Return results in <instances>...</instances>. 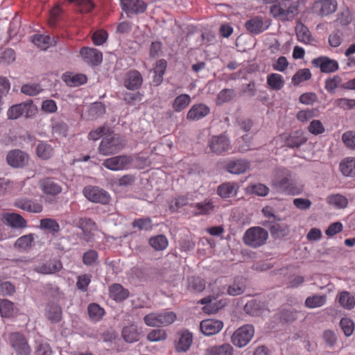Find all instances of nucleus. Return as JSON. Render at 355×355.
I'll return each instance as SVG.
<instances>
[{
	"label": "nucleus",
	"instance_id": "obj_1",
	"mask_svg": "<svg viewBox=\"0 0 355 355\" xmlns=\"http://www.w3.org/2000/svg\"><path fill=\"white\" fill-rule=\"evenodd\" d=\"M272 187L277 192L288 195H299L303 190L302 184L297 183L286 169L279 170L272 181Z\"/></svg>",
	"mask_w": 355,
	"mask_h": 355
},
{
	"label": "nucleus",
	"instance_id": "obj_2",
	"mask_svg": "<svg viewBox=\"0 0 355 355\" xmlns=\"http://www.w3.org/2000/svg\"><path fill=\"white\" fill-rule=\"evenodd\" d=\"M300 2L295 0H281L270 7V12L274 18L281 21H291L298 14Z\"/></svg>",
	"mask_w": 355,
	"mask_h": 355
},
{
	"label": "nucleus",
	"instance_id": "obj_3",
	"mask_svg": "<svg viewBox=\"0 0 355 355\" xmlns=\"http://www.w3.org/2000/svg\"><path fill=\"white\" fill-rule=\"evenodd\" d=\"M124 148L122 139L116 135L104 137L98 148V153L104 156L116 154Z\"/></svg>",
	"mask_w": 355,
	"mask_h": 355
},
{
	"label": "nucleus",
	"instance_id": "obj_4",
	"mask_svg": "<svg viewBox=\"0 0 355 355\" xmlns=\"http://www.w3.org/2000/svg\"><path fill=\"white\" fill-rule=\"evenodd\" d=\"M268 232L261 227H252L247 230L243 236L245 244L252 248H259L266 242Z\"/></svg>",
	"mask_w": 355,
	"mask_h": 355
},
{
	"label": "nucleus",
	"instance_id": "obj_5",
	"mask_svg": "<svg viewBox=\"0 0 355 355\" xmlns=\"http://www.w3.org/2000/svg\"><path fill=\"white\" fill-rule=\"evenodd\" d=\"M8 343L16 355L31 354V347L26 337L21 333H10L8 336Z\"/></svg>",
	"mask_w": 355,
	"mask_h": 355
},
{
	"label": "nucleus",
	"instance_id": "obj_6",
	"mask_svg": "<svg viewBox=\"0 0 355 355\" xmlns=\"http://www.w3.org/2000/svg\"><path fill=\"white\" fill-rule=\"evenodd\" d=\"M83 194L85 198L93 203L107 205L111 197L109 193L103 189L93 185H87L83 189Z\"/></svg>",
	"mask_w": 355,
	"mask_h": 355
},
{
	"label": "nucleus",
	"instance_id": "obj_7",
	"mask_svg": "<svg viewBox=\"0 0 355 355\" xmlns=\"http://www.w3.org/2000/svg\"><path fill=\"white\" fill-rule=\"evenodd\" d=\"M176 319V315L173 311L151 313L144 318V323L149 327L167 326L172 324Z\"/></svg>",
	"mask_w": 355,
	"mask_h": 355
},
{
	"label": "nucleus",
	"instance_id": "obj_8",
	"mask_svg": "<svg viewBox=\"0 0 355 355\" xmlns=\"http://www.w3.org/2000/svg\"><path fill=\"white\" fill-rule=\"evenodd\" d=\"M254 334V327L245 324L236 329L231 337V342L237 347L246 346L252 340Z\"/></svg>",
	"mask_w": 355,
	"mask_h": 355
},
{
	"label": "nucleus",
	"instance_id": "obj_9",
	"mask_svg": "<svg viewBox=\"0 0 355 355\" xmlns=\"http://www.w3.org/2000/svg\"><path fill=\"white\" fill-rule=\"evenodd\" d=\"M36 110L31 101L24 102L11 106L7 112V115L9 119H17L23 115L26 118H30L35 115Z\"/></svg>",
	"mask_w": 355,
	"mask_h": 355
},
{
	"label": "nucleus",
	"instance_id": "obj_10",
	"mask_svg": "<svg viewBox=\"0 0 355 355\" xmlns=\"http://www.w3.org/2000/svg\"><path fill=\"white\" fill-rule=\"evenodd\" d=\"M132 160L131 156L118 155L105 159L103 166L111 171H122L127 169Z\"/></svg>",
	"mask_w": 355,
	"mask_h": 355
},
{
	"label": "nucleus",
	"instance_id": "obj_11",
	"mask_svg": "<svg viewBox=\"0 0 355 355\" xmlns=\"http://www.w3.org/2000/svg\"><path fill=\"white\" fill-rule=\"evenodd\" d=\"M29 161V155L19 149H13L6 155L7 164L15 168H24Z\"/></svg>",
	"mask_w": 355,
	"mask_h": 355
},
{
	"label": "nucleus",
	"instance_id": "obj_12",
	"mask_svg": "<svg viewBox=\"0 0 355 355\" xmlns=\"http://www.w3.org/2000/svg\"><path fill=\"white\" fill-rule=\"evenodd\" d=\"M208 146L210 150L217 155H221L231 148L230 141L225 135L212 136L208 141Z\"/></svg>",
	"mask_w": 355,
	"mask_h": 355
},
{
	"label": "nucleus",
	"instance_id": "obj_13",
	"mask_svg": "<svg viewBox=\"0 0 355 355\" xmlns=\"http://www.w3.org/2000/svg\"><path fill=\"white\" fill-rule=\"evenodd\" d=\"M123 10L128 17L139 15L146 11L147 6L142 0H120Z\"/></svg>",
	"mask_w": 355,
	"mask_h": 355
},
{
	"label": "nucleus",
	"instance_id": "obj_14",
	"mask_svg": "<svg viewBox=\"0 0 355 355\" xmlns=\"http://www.w3.org/2000/svg\"><path fill=\"white\" fill-rule=\"evenodd\" d=\"M337 2L335 0H318L312 6V11L318 15L324 17L336 11Z\"/></svg>",
	"mask_w": 355,
	"mask_h": 355
},
{
	"label": "nucleus",
	"instance_id": "obj_15",
	"mask_svg": "<svg viewBox=\"0 0 355 355\" xmlns=\"http://www.w3.org/2000/svg\"><path fill=\"white\" fill-rule=\"evenodd\" d=\"M39 186L44 193L48 196H56L62 192V188L54 178H45L40 180Z\"/></svg>",
	"mask_w": 355,
	"mask_h": 355
},
{
	"label": "nucleus",
	"instance_id": "obj_16",
	"mask_svg": "<svg viewBox=\"0 0 355 355\" xmlns=\"http://www.w3.org/2000/svg\"><path fill=\"white\" fill-rule=\"evenodd\" d=\"M80 53L85 62L93 66H97L102 62L103 54L96 49L83 47Z\"/></svg>",
	"mask_w": 355,
	"mask_h": 355
},
{
	"label": "nucleus",
	"instance_id": "obj_17",
	"mask_svg": "<svg viewBox=\"0 0 355 355\" xmlns=\"http://www.w3.org/2000/svg\"><path fill=\"white\" fill-rule=\"evenodd\" d=\"M210 113V108L205 103H196L193 105L187 114V119L197 121L206 117Z\"/></svg>",
	"mask_w": 355,
	"mask_h": 355
},
{
	"label": "nucleus",
	"instance_id": "obj_18",
	"mask_svg": "<svg viewBox=\"0 0 355 355\" xmlns=\"http://www.w3.org/2000/svg\"><path fill=\"white\" fill-rule=\"evenodd\" d=\"M123 83L128 89L137 90L143 83V77L139 71L131 69L125 73Z\"/></svg>",
	"mask_w": 355,
	"mask_h": 355
},
{
	"label": "nucleus",
	"instance_id": "obj_19",
	"mask_svg": "<svg viewBox=\"0 0 355 355\" xmlns=\"http://www.w3.org/2000/svg\"><path fill=\"white\" fill-rule=\"evenodd\" d=\"M312 64L320 68L322 73H331L338 69L339 65L336 60L326 56H321L312 60Z\"/></svg>",
	"mask_w": 355,
	"mask_h": 355
},
{
	"label": "nucleus",
	"instance_id": "obj_20",
	"mask_svg": "<svg viewBox=\"0 0 355 355\" xmlns=\"http://www.w3.org/2000/svg\"><path fill=\"white\" fill-rule=\"evenodd\" d=\"M62 263L58 259H50L35 268V271L42 275H52L60 271Z\"/></svg>",
	"mask_w": 355,
	"mask_h": 355
},
{
	"label": "nucleus",
	"instance_id": "obj_21",
	"mask_svg": "<svg viewBox=\"0 0 355 355\" xmlns=\"http://www.w3.org/2000/svg\"><path fill=\"white\" fill-rule=\"evenodd\" d=\"M223 327V322L218 320L207 319L200 322V328L205 336H212L218 334Z\"/></svg>",
	"mask_w": 355,
	"mask_h": 355
},
{
	"label": "nucleus",
	"instance_id": "obj_22",
	"mask_svg": "<svg viewBox=\"0 0 355 355\" xmlns=\"http://www.w3.org/2000/svg\"><path fill=\"white\" fill-rule=\"evenodd\" d=\"M178 335V339L175 343V349L178 352H186L193 343V335L187 329L180 331Z\"/></svg>",
	"mask_w": 355,
	"mask_h": 355
},
{
	"label": "nucleus",
	"instance_id": "obj_23",
	"mask_svg": "<svg viewBox=\"0 0 355 355\" xmlns=\"http://www.w3.org/2000/svg\"><path fill=\"white\" fill-rule=\"evenodd\" d=\"M239 184L234 182H224L217 188V194L222 198H228L236 195Z\"/></svg>",
	"mask_w": 355,
	"mask_h": 355
},
{
	"label": "nucleus",
	"instance_id": "obj_24",
	"mask_svg": "<svg viewBox=\"0 0 355 355\" xmlns=\"http://www.w3.org/2000/svg\"><path fill=\"white\" fill-rule=\"evenodd\" d=\"M245 26L246 29L252 34L258 35L266 30L268 26H264L263 18L257 16L248 20Z\"/></svg>",
	"mask_w": 355,
	"mask_h": 355
},
{
	"label": "nucleus",
	"instance_id": "obj_25",
	"mask_svg": "<svg viewBox=\"0 0 355 355\" xmlns=\"http://www.w3.org/2000/svg\"><path fill=\"white\" fill-rule=\"evenodd\" d=\"M110 297L117 302H121L129 297V291L120 284H113L109 287Z\"/></svg>",
	"mask_w": 355,
	"mask_h": 355
},
{
	"label": "nucleus",
	"instance_id": "obj_26",
	"mask_svg": "<svg viewBox=\"0 0 355 355\" xmlns=\"http://www.w3.org/2000/svg\"><path fill=\"white\" fill-rule=\"evenodd\" d=\"M307 138L302 130H296L291 132L285 141L286 146L291 148H299L304 144Z\"/></svg>",
	"mask_w": 355,
	"mask_h": 355
},
{
	"label": "nucleus",
	"instance_id": "obj_27",
	"mask_svg": "<svg viewBox=\"0 0 355 355\" xmlns=\"http://www.w3.org/2000/svg\"><path fill=\"white\" fill-rule=\"evenodd\" d=\"M250 168V163L244 159L230 161L225 166V169L232 174H241Z\"/></svg>",
	"mask_w": 355,
	"mask_h": 355
},
{
	"label": "nucleus",
	"instance_id": "obj_28",
	"mask_svg": "<svg viewBox=\"0 0 355 355\" xmlns=\"http://www.w3.org/2000/svg\"><path fill=\"white\" fill-rule=\"evenodd\" d=\"M3 220L14 228H25L27 226L26 220L19 214L4 213Z\"/></svg>",
	"mask_w": 355,
	"mask_h": 355
},
{
	"label": "nucleus",
	"instance_id": "obj_29",
	"mask_svg": "<svg viewBox=\"0 0 355 355\" xmlns=\"http://www.w3.org/2000/svg\"><path fill=\"white\" fill-rule=\"evenodd\" d=\"M234 348L228 343L209 346L205 351V355H233Z\"/></svg>",
	"mask_w": 355,
	"mask_h": 355
},
{
	"label": "nucleus",
	"instance_id": "obj_30",
	"mask_svg": "<svg viewBox=\"0 0 355 355\" xmlns=\"http://www.w3.org/2000/svg\"><path fill=\"white\" fill-rule=\"evenodd\" d=\"M62 309L55 303H49L46 307V316L52 323H58L62 319Z\"/></svg>",
	"mask_w": 355,
	"mask_h": 355
},
{
	"label": "nucleus",
	"instance_id": "obj_31",
	"mask_svg": "<svg viewBox=\"0 0 355 355\" xmlns=\"http://www.w3.org/2000/svg\"><path fill=\"white\" fill-rule=\"evenodd\" d=\"M34 239L33 234L22 236L17 239L14 244V248L19 252H26L31 248Z\"/></svg>",
	"mask_w": 355,
	"mask_h": 355
},
{
	"label": "nucleus",
	"instance_id": "obj_32",
	"mask_svg": "<svg viewBox=\"0 0 355 355\" xmlns=\"http://www.w3.org/2000/svg\"><path fill=\"white\" fill-rule=\"evenodd\" d=\"M32 42L42 50H46L50 46L56 44L57 40L49 35H35L32 38Z\"/></svg>",
	"mask_w": 355,
	"mask_h": 355
},
{
	"label": "nucleus",
	"instance_id": "obj_33",
	"mask_svg": "<svg viewBox=\"0 0 355 355\" xmlns=\"http://www.w3.org/2000/svg\"><path fill=\"white\" fill-rule=\"evenodd\" d=\"M211 302L212 297L211 296L204 297L200 300V304H205L203 307L205 313L208 314L215 313L225 305L221 301L215 303H211Z\"/></svg>",
	"mask_w": 355,
	"mask_h": 355
},
{
	"label": "nucleus",
	"instance_id": "obj_34",
	"mask_svg": "<svg viewBox=\"0 0 355 355\" xmlns=\"http://www.w3.org/2000/svg\"><path fill=\"white\" fill-rule=\"evenodd\" d=\"M191 207L195 208L194 214L198 215H207L214 211V205L211 200H205L202 202H198L191 205Z\"/></svg>",
	"mask_w": 355,
	"mask_h": 355
},
{
	"label": "nucleus",
	"instance_id": "obj_35",
	"mask_svg": "<svg viewBox=\"0 0 355 355\" xmlns=\"http://www.w3.org/2000/svg\"><path fill=\"white\" fill-rule=\"evenodd\" d=\"M327 202L336 209H344L348 205L347 198L341 194H331L327 196Z\"/></svg>",
	"mask_w": 355,
	"mask_h": 355
},
{
	"label": "nucleus",
	"instance_id": "obj_36",
	"mask_svg": "<svg viewBox=\"0 0 355 355\" xmlns=\"http://www.w3.org/2000/svg\"><path fill=\"white\" fill-rule=\"evenodd\" d=\"M340 171L345 176L355 175V158L347 157L340 164Z\"/></svg>",
	"mask_w": 355,
	"mask_h": 355
},
{
	"label": "nucleus",
	"instance_id": "obj_37",
	"mask_svg": "<svg viewBox=\"0 0 355 355\" xmlns=\"http://www.w3.org/2000/svg\"><path fill=\"white\" fill-rule=\"evenodd\" d=\"M139 332L135 324L125 327L122 330V336L128 343H134L139 340Z\"/></svg>",
	"mask_w": 355,
	"mask_h": 355
},
{
	"label": "nucleus",
	"instance_id": "obj_38",
	"mask_svg": "<svg viewBox=\"0 0 355 355\" xmlns=\"http://www.w3.org/2000/svg\"><path fill=\"white\" fill-rule=\"evenodd\" d=\"M267 84L271 89L279 91L284 87V80L281 74L272 73L267 76Z\"/></svg>",
	"mask_w": 355,
	"mask_h": 355
},
{
	"label": "nucleus",
	"instance_id": "obj_39",
	"mask_svg": "<svg viewBox=\"0 0 355 355\" xmlns=\"http://www.w3.org/2000/svg\"><path fill=\"white\" fill-rule=\"evenodd\" d=\"M187 282V289L191 292L200 293L206 286L205 281L199 277H188Z\"/></svg>",
	"mask_w": 355,
	"mask_h": 355
},
{
	"label": "nucleus",
	"instance_id": "obj_40",
	"mask_svg": "<svg viewBox=\"0 0 355 355\" xmlns=\"http://www.w3.org/2000/svg\"><path fill=\"white\" fill-rule=\"evenodd\" d=\"M190 102L191 97L189 94H180L174 99L172 107L175 112H180L184 110Z\"/></svg>",
	"mask_w": 355,
	"mask_h": 355
},
{
	"label": "nucleus",
	"instance_id": "obj_41",
	"mask_svg": "<svg viewBox=\"0 0 355 355\" xmlns=\"http://www.w3.org/2000/svg\"><path fill=\"white\" fill-rule=\"evenodd\" d=\"M167 67V62L164 59H160L157 61L154 68V82L157 85L160 84L163 80V76L165 73Z\"/></svg>",
	"mask_w": 355,
	"mask_h": 355
},
{
	"label": "nucleus",
	"instance_id": "obj_42",
	"mask_svg": "<svg viewBox=\"0 0 355 355\" xmlns=\"http://www.w3.org/2000/svg\"><path fill=\"white\" fill-rule=\"evenodd\" d=\"M149 244L157 251L165 250L168 245L167 238L163 235L159 234L153 236L149 240Z\"/></svg>",
	"mask_w": 355,
	"mask_h": 355
},
{
	"label": "nucleus",
	"instance_id": "obj_43",
	"mask_svg": "<svg viewBox=\"0 0 355 355\" xmlns=\"http://www.w3.org/2000/svg\"><path fill=\"white\" fill-rule=\"evenodd\" d=\"M236 96L233 89H223L217 95L216 103L218 105L231 101Z\"/></svg>",
	"mask_w": 355,
	"mask_h": 355
},
{
	"label": "nucleus",
	"instance_id": "obj_44",
	"mask_svg": "<svg viewBox=\"0 0 355 355\" xmlns=\"http://www.w3.org/2000/svg\"><path fill=\"white\" fill-rule=\"evenodd\" d=\"M326 302V296L324 295H313L308 297L305 300V305L310 309L323 306Z\"/></svg>",
	"mask_w": 355,
	"mask_h": 355
},
{
	"label": "nucleus",
	"instance_id": "obj_45",
	"mask_svg": "<svg viewBox=\"0 0 355 355\" xmlns=\"http://www.w3.org/2000/svg\"><path fill=\"white\" fill-rule=\"evenodd\" d=\"M0 313L4 318L12 316L15 313L14 303L6 299L0 300Z\"/></svg>",
	"mask_w": 355,
	"mask_h": 355
},
{
	"label": "nucleus",
	"instance_id": "obj_46",
	"mask_svg": "<svg viewBox=\"0 0 355 355\" xmlns=\"http://www.w3.org/2000/svg\"><path fill=\"white\" fill-rule=\"evenodd\" d=\"M338 302L343 308L350 310L355 305V299L349 292L343 291L338 296Z\"/></svg>",
	"mask_w": 355,
	"mask_h": 355
},
{
	"label": "nucleus",
	"instance_id": "obj_47",
	"mask_svg": "<svg viewBox=\"0 0 355 355\" xmlns=\"http://www.w3.org/2000/svg\"><path fill=\"white\" fill-rule=\"evenodd\" d=\"M343 86L344 84H342V78L338 75H335L325 80V89L331 94L335 92L336 89L343 87Z\"/></svg>",
	"mask_w": 355,
	"mask_h": 355
},
{
	"label": "nucleus",
	"instance_id": "obj_48",
	"mask_svg": "<svg viewBox=\"0 0 355 355\" xmlns=\"http://www.w3.org/2000/svg\"><path fill=\"white\" fill-rule=\"evenodd\" d=\"M87 311L90 318L94 321H99L105 314L104 309L96 303L90 304Z\"/></svg>",
	"mask_w": 355,
	"mask_h": 355
},
{
	"label": "nucleus",
	"instance_id": "obj_49",
	"mask_svg": "<svg viewBox=\"0 0 355 355\" xmlns=\"http://www.w3.org/2000/svg\"><path fill=\"white\" fill-rule=\"evenodd\" d=\"M311 78V73L309 69L298 70L292 78V83L294 85H299L304 81L309 80Z\"/></svg>",
	"mask_w": 355,
	"mask_h": 355
},
{
	"label": "nucleus",
	"instance_id": "obj_50",
	"mask_svg": "<svg viewBox=\"0 0 355 355\" xmlns=\"http://www.w3.org/2000/svg\"><path fill=\"white\" fill-rule=\"evenodd\" d=\"M245 289V284L243 279H236L234 282L228 287L227 293L232 296H236L242 294Z\"/></svg>",
	"mask_w": 355,
	"mask_h": 355
},
{
	"label": "nucleus",
	"instance_id": "obj_51",
	"mask_svg": "<svg viewBox=\"0 0 355 355\" xmlns=\"http://www.w3.org/2000/svg\"><path fill=\"white\" fill-rule=\"evenodd\" d=\"M296 35L297 40L304 44H309L312 40L309 30L304 25L296 27Z\"/></svg>",
	"mask_w": 355,
	"mask_h": 355
},
{
	"label": "nucleus",
	"instance_id": "obj_52",
	"mask_svg": "<svg viewBox=\"0 0 355 355\" xmlns=\"http://www.w3.org/2000/svg\"><path fill=\"white\" fill-rule=\"evenodd\" d=\"M36 152L37 156L43 159H48L53 155L52 147L46 143L39 144Z\"/></svg>",
	"mask_w": 355,
	"mask_h": 355
},
{
	"label": "nucleus",
	"instance_id": "obj_53",
	"mask_svg": "<svg viewBox=\"0 0 355 355\" xmlns=\"http://www.w3.org/2000/svg\"><path fill=\"white\" fill-rule=\"evenodd\" d=\"M105 113V106L101 102H95L89 106V115L92 119L98 118Z\"/></svg>",
	"mask_w": 355,
	"mask_h": 355
},
{
	"label": "nucleus",
	"instance_id": "obj_54",
	"mask_svg": "<svg viewBox=\"0 0 355 355\" xmlns=\"http://www.w3.org/2000/svg\"><path fill=\"white\" fill-rule=\"evenodd\" d=\"M132 227L139 230L150 231L153 229V222L149 217L137 218L133 221Z\"/></svg>",
	"mask_w": 355,
	"mask_h": 355
},
{
	"label": "nucleus",
	"instance_id": "obj_55",
	"mask_svg": "<svg viewBox=\"0 0 355 355\" xmlns=\"http://www.w3.org/2000/svg\"><path fill=\"white\" fill-rule=\"evenodd\" d=\"M40 227L42 229L47 230L52 233H56L60 231V225L58 222L51 218H44L40 220Z\"/></svg>",
	"mask_w": 355,
	"mask_h": 355
},
{
	"label": "nucleus",
	"instance_id": "obj_56",
	"mask_svg": "<svg viewBox=\"0 0 355 355\" xmlns=\"http://www.w3.org/2000/svg\"><path fill=\"white\" fill-rule=\"evenodd\" d=\"M92 281V275L89 274H83L78 276L76 287L83 292H86Z\"/></svg>",
	"mask_w": 355,
	"mask_h": 355
},
{
	"label": "nucleus",
	"instance_id": "obj_57",
	"mask_svg": "<svg viewBox=\"0 0 355 355\" xmlns=\"http://www.w3.org/2000/svg\"><path fill=\"white\" fill-rule=\"evenodd\" d=\"M244 311L251 315H257L259 314L261 311V305L259 302L256 300L248 301L244 306Z\"/></svg>",
	"mask_w": 355,
	"mask_h": 355
},
{
	"label": "nucleus",
	"instance_id": "obj_58",
	"mask_svg": "<svg viewBox=\"0 0 355 355\" xmlns=\"http://www.w3.org/2000/svg\"><path fill=\"white\" fill-rule=\"evenodd\" d=\"M188 198L183 196H178L172 199L169 204V209L171 211H177L180 208L187 205Z\"/></svg>",
	"mask_w": 355,
	"mask_h": 355
},
{
	"label": "nucleus",
	"instance_id": "obj_59",
	"mask_svg": "<svg viewBox=\"0 0 355 355\" xmlns=\"http://www.w3.org/2000/svg\"><path fill=\"white\" fill-rule=\"evenodd\" d=\"M87 76L84 74H76L72 76L65 78L66 83L71 87H77L87 82Z\"/></svg>",
	"mask_w": 355,
	"mask_h": 355
},
{
	"label": "nucleus",
	"instance_id": "obj_60",
	"mask_svg": "<svg viewBox=\"0 0 355 355\" xmlns=\"http://www.w3.org/2000/svg\"><path fill=\"white\" fill-rule=\"evenodd\" d=\"M42 90V87L39 84H25L21 88V92L28 96H35Z\"/></svg>",
	"mask_w": 355,
	"mask_h": 355
},
{
	"label": "nucleus",
	"instance_id": "obj_61",
	"mask_svg": "<svg viewBox=\"0 0 355 355\" xmlns=\"http://www.w3.org/2000/svg\"><path fill=\"white\" fill-rule=\"evenodd\" d=\"M340 325L346 336H349L353 334L354 325L351 319L347 318H342L340 322Z\"/></svg>",
	"mask_w": 355,
	"mask_h": 355
},
{
	"label": "nucleus",
	"instance_id": "obj_62",
	"mask_svg": "<svg viewBox=\"0 0 355 355\" xmlns=\"http://www.w3.org/2000/svg\"><path fill=\"white\" fill-rule=\"evenodd\" d=\"M166 338V333L164 329H153L147 336L148 340L157 342Z\"/></svg>",
	"mask_w": 355,
	"mask_h": 355
},
{
	"label": "nucleus",
	"instance_id": "obj_63",
	"mask_svg": "<svg viewBox=\"0 0 355 355\" xmlns=\"http://www.w3.org/2000/svg\"><path fill=\"white\" fill-rule=\"evenodd\" d=\"M342 141L346 147L355 150V132L347 131L342 135Z\"/></svg>",
	"mask_w": 355,
	"mask_h": 355
},
{
	"label": "nucleus",
	"instance_id": "obj_64",
	"mask_svg": "<svg viewBox=\"0 0 355 355\" xmlns=\"http://www.w3.org/2000/svg\"><path fill=\"white\" fill-rule=\"evenodd\" d=\"M308 130L314 135H318L324 132L325 129L320 120L315 119L310 123Z\"/></svg>",
	"mask_w": 355,
	"mask_h": 355
}]
</instances>
